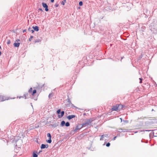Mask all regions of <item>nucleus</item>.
<instances>
[{"instance_id":"f257e3e1","label":"nucleus","mask_w":157,"mask_h":157,"mask_svg":"<svg viewBox=\"0 0 157 157\" xmlns=\"http://www.w3.org/2000/svg\"><path fill=\"white\" fill-rule=\"evenodd\" d=\"M65 101V102L66 103L65 105L66 107H69L71 106H72L73 105L71 103V101L69 98Z\"/></svg>"},{"instance_id":"f03ea898","label":"nucleus","mask_w":157,"mask_h":157,"mask_svg":"<svg viewBox=\"0 0 157 157\" xmlns=\"http://www.w3.org/2000/svg\"><path fill=\"white\" fill-rule=\"evenodd\" d=\"M81 125H78L76 126L75 129L73 128V132L75 133L77 131L80 130L81 128H82L83 127L82 126H82H80Z\"/></svg>"},{"instance_id":"7ed1b4c3","label":"nucleus","mask_w":157,"mask_h":157,"mask_svg":"<svg viewBox=\"0 0 157 157\" xmlns=\"http://www.w3.org/2000/svg\"><path fill=\"white\" fill-rule=\"evenodd\" d=\"M57 113L58 114V117L59 118L62 117L64 115V111H62L61 112V110L60 109H58L57 111Z\"/></svg>"},{"instance_id":"20e7f679","label":"nucleus","mask_w":157,"mask_h":157,"mask_svg":"<svg viewBox=\"0 0 157 157\" xmlns=\"http://www.w3.org/2000/svg\"><path fill=\"white\" fill-rule=\"evenodd\" d=\"M8 99V98L7 97H4L0 95V101H4Z\"/></svg>"},{"instance_id":"39448f33","label":"nucleus","mask_w":157,"mask_h":157,"mask_svg":"<svg viewBox=\"0 0 157 157\" xmlns=\"http://www.w3.org/2000/svg\"><path fill=\"white\" fill-rule=\"evenodd\" d=\"M151 30L152 31H154L152 30V28H153V29H155V30L157 31V22H156L155 25H153L152 24L151 25Z\"/></svg>"},{"instance_id":"423d86ee","label":"nucleus","mask_w":157,"mask_h":157,"mask_svg":"<svg viewBox=\"0 0 157 157\" xmlns=\"http://www.w3.org/2000/svg\"><path fill=\"white\" fill-rule=\"evenodd\" d=\"M42 6H43L45 8V10L46 11H48V6L47 5L44 3V2H43L42 3Z\"/></svg>"},{"instance_id":"0eeeda50","label":"nucleus","mask_w":157,"mask_h":157,"mask_svg":"<svg viewBox=\"0 0 157 157\" xmlns=\"http://www.w3.org/2000/svg\"><path fill=\"white\" fill-rule=\"evenodd\" d=\"M109 137V134H103L101 136V137L100 139V140H102L104 139L105 137Z\"/></svg>"},{"instance_id":"6e6552de","label":"nucleus","mask_w":157,"mask_h":157,"mask_svg":"<svg viewBox=\"0 0 157 157\" xmlns=\"http://www.w3.org/2000/svg\"><path fill=\"white\" fill-rule=\"evenodd\" d=\"M90 124L89 123V121L87 120L86 121L83 123L82 124V126L84 127L88 125H90Z\"/></svg>"},{"instance_id":"1a4fd4ad","label":"nucleus","mask_w":157,"mask_h":157,"mask_svg":"<svg viewBox=\"0 0 157 157\" xmlns=\"http://www.w3.org/2000/svg\"><path fill=\"white\" fill-rule=\"evenodd\" d=\"M75 117V115H69L67 117V118L69 120H71V119L74 118Z\"/></svg>"},{"instance_id":"9d476101","label":"nucleus","mask_w":157,"mask_h":157,"mask_svg":"<svg viewBox=\"0 0 157 157\" xmlns=\"http://www.w3.org/2000/svg\"><path fill=\"white\" fill-rule=\"evenodd\" d=\"M20 43H14L13 45L15 47H19Z\"/></svg>"},{"instance_id":"9b49d317","label":"nucleus","mask_w":157,"mask_h":157,"mask_svg":"<svg viewBox=\"0 0 157 157\" xmlns=\"http://www.w3.org/2000/svg\"><path fill=\"white\" fill-rule=\"evenodd\" d=\"M33 28L34 30L36 31H38L39 30V27L38 26H33Z\"/></svg>"},{"instance_id":"f8f14e48","label":"nucleus","mask_w":157,"mask_h":157,"mask_svg":"<svg viewBox=\"0 0 157 157\" xmlns=\"http://www.w3.org/2000/svg\"><path fill=\"white\" fill-rule=\"evenodd\" d=\"M118 107L116 106H113L112 109L113 111H117L118 110Z\"/></svg>"},{"instance_id":"ddd939ff","label":"nucleus","mask_w":157,"mask_h":157,"mask_svg":"<svg viewBox=\"0 0 157 157\" xmlns=\"http://www.w3.org/2000/svg\"><path fill=\"white\" fill-rule=\"evenodd\" d=\"M88 120V121H89V123L91 124V122H92V121H93L94 120L93 119V118H90L88 119H87V120Z\"/></svg>"},{"instance_id":"4468645a","label":"nucleus","mask_w":157,"mask_h":157,"mask_svg":"<svg viewBox=\"0 0 157 157\" xmlns=\"http://www.w3.org/2000/svg\"><path fill=\"white\" fill-rule=\"evenodd\" d=\"M65 124V123L64 121H62L61 124V125L62 126H64Z\"/></svg>"},{"instance_id":"2eb2a0df","label":"nucleus","mask_w":157,"mask_h":157,"mask_svg":"<svg viewBox=\"0 0 157 157\" xmlns=\"http://www.w3.org/2000/svg\"><path fill=\"white\" fill-rule=\"evenodd\" d=\"M45 148V145L44 144H42L41 146V149H44Z\"/></svg>"},{"instance_id":"dca6fc26","label":"nucleus","mask_w":157,"mask_h":157,"mask_svg":"<svg viewBox=\"0 0 157 157\" xmlns=\"http://www.w3.org/2000/svg\"><path fill=\"white\" fill-rule=\"evenodd\" d=\"M47 136L48 137H49V139L51 138V135L50 133H48L47 134Z\"/></svg>"},{"instance_id":"f3484780","label":"nucleus","mask_w":157,"mask_h":157,"mask_svg":"<svg viewBox=\"0 0 157 157\" xmlns=\"http://www.w3.org/2000/svg\"><path fill=\"white\" fill-rule=\"evenodd\" d=\"M66 0H63V1H62L61 2V4L63 5H64L65 4V3L66 2Z\"/></svg>"},{"instance_id":"a211bd4d","label":"nucleus","mask_w":157,"mask_h":157,"mask_svg":"<svg viewBox=\"0 0 157 157\" xmlns=\"http://www.w3.org/2000/svg\"><path fill=\"white\" fill-rule=\"evenodd\" d=\"M46 141L47 143L50 144L52 142V140H51V139H49V140H47Z\"/></svg>"},{"instance_id":"6ab92c4d","label":"nucleus","mask_w":157,"mask_h":157,"mask_svg":"<svg viewBox=\"0 0 157 157\" xmlns=\"http://www.w3.org/2000/svg\"><path fill=\"white\" fill-rule=\"evenodd\" d=\"M65 126L67 127L69 126L70 125L69 123V122H67L65 123Z\"/></svg>"},{"instance_id":"aec40b11","label":"nucleus","mask_w":157,"mask_h":157,"mask_svg":"<svg viewBox=\"0 0 157 157\" xmlns=\"http://www.w3.org/2000/svg\"><path fill=\"white\" fill-rule=\"evenodd\" d=\"M128 131V129H123V132H127Z\"/></svg>"},{"instance_id":"412c9836","label":"nucleus","mask_w":157,"mask_h":157,"mask_svg":"<svg viewBox=\"0 0 157 157\" xmlns=\"http://www.w3.org/2000/svg\"><path fill=\"white\" fill-rule=\"evenodd\" d=\"M118 129V130H117V131H118V132H123V129L120 128Z\"/></svg>"},{"instance_id":"4be33fe9","label":"nucleus","mask_w":157,"mask_h":157,"mask_svg":"<svg viewBox=\"0 0 157 157\" xmlns=\"http://www.w3.org/2000/svg\"><path fill=\"white\" fill-rule=\"evenodd\" d=\"M33 157H38L37 155L35 153H33Z\"/></svg>"},{"instance_id":"5701e85b","label":"nucleus","mask_w":157,"mask_h":157,"mask_svg":"<svg viewBox=\"0 0 157 157\" xmlns=\"http://www.w3.org/2000/svg\"><path fill=\"white\" fill-rule=\"evenodd\" d=\"M52 96H53V94H52V93H51V94H49V96H48V97H49V98H51V97H52Z\"/></svg>"},{"instance_id":"b1692460","label":"nucleus","mask_w":157,"mask_h":157,"mask_svg":"<svg viewBox=\"0 0 157 157\" xmlns=\"http://www.w3.org/2000/svg\"><path fill=\"white\" fill-rule=\"evenodd\" d=\"M82 1H80L79 3V4L80 6H82Z\"/></svg>"},{"instance_id":"393cba45","label":"nucleus","mask_w":157,"mask_h":157,"mask_svg":"<svg viewBox=\"0 0 157 157\" xmlns=\"http://www.w3.org/2000/svg\"><path fill=\"white\" fill-rule=\"evenodd\" d=\"M33 38V36H30V38L29 39V41H31L32 39Z\"/></svg>"},{"instance_id":"a878e982","label":"nucleus","mask_w":157,"mask_h":157,"mask_svg":"<svg viewBox=\"0 0 157 157\" xmlns=\"http://www.w3.org/2000/svg\"><path fill=\"white\" fill-rule=\"evenodd\" d=\"M110 145V143H108L106 144V146L107 147H109Z\"/></svg>"},{"instance_id":"bb28decb","label":"nucleus","mask_w":157,"mask_h":157,"mask_svg":"<svg viewBox=\"0 0 157 157\" xmlns=\"http://www.w3.org/2000/svg\"><path fill=\"white\" fill-rule=\"evenodd\" d=\"M32 88H31L29 90V92L31 93L32 92Z\"/></svg>"},{"instance_id":"cd10ccee","label":"nucleus","mask_w":157,"mask_h":157,"mask_svg":"<svg viewBox=\"0 0 157 157\" xmlns=\"http://www.w3.org/2000/svg\"><path fill=\"white\" fill-rule=\"evenodd\" d=\"M36 92V90H33V94H35Z\"/></svg>"},{"instance_id":"c85d7f7f","label":"nucleus","mask_w":157,"mask_h":157,"mask_svg":"<svg viewBox=\"0 0 157 157\" xmlns=\"http://www.w3.org/2000/svg\"><path fill=\"white\" fill-rule=\"evenodd\" d=\"M55 6L56 7H58L59 6V4L57 3H56L55 5Z\"/></svg>"},{"instance_id":"c756f323","label":"nucleus","mask_w":157,"mask_h":157,"mask_svg":"<svg viewBox=\"0 0 157 157\" xmlns=\"http://www.w3.org/2000/svg\"><path fill=\"white\" fill-rule=\"evenodd\" d=\"M40 41V40H36L35 41V43H36V42H38Z\"/></svg>"},{"instance_id":"7c9ffc66","label":"nucleus","mask_w":157,"mask_h":157,"mask_svg":"<svg viewBox=\"0 0 157 157\" xmlns=\"http://www.w3.org/2000/svg\"><path fill=\"white\" fill-rule=\"evenodd\" d=\"M139 79L140 80V83H141L142 82V79L141 78H139Z\"/></svg>"},{"instance_id":"2f4dec72","label":"nucleus","mask_w":157,"mask_h":157,"mask_svg":"<svg viewBox=\"0 0 157 157\" xmlns=\"http://www.w3.org/2000/svg\"><path fill=\"white\" fill-rule=\"evenodd\" d=\"M48 147V144H46L45 145V148H47Z\"/></svg>"},{"instance_id":"473e14b6","label":"nucleus","mask_w":157,"mask_h":157,"mask_svg":"<svg viewBox=\"0 0 157 157\" xmlns=\"http://www.w3.org/2000/svg\"><path fill=\"white\" fill-rule=\"evenodd\" d=\"M38 10H40V11H43V10H42V9L41 8H39L38 9Z\"/></svg>"},{"instance_id":"72a5a7b5","label":"nucleus","mask_w":157,"mask_h":157,"mask_svg":"<svg viewBox=\"0 0 157 157\" xmlns=\"http://www.w3.org/2000/svg\"><path fill=\"white\" fill-rule=\"evenodd\" d=\"M31 30H32L30 28H29L28 29V30L30 31H31Z\"/></svg>"},{"instance_id":"f704fd0d","label":"nucleus","mask_w":157,"mask_h":157,"mask_svg":"<svg viewBox=\"0 0 157 157\" xmlns=\"http://www.w3.org/2000/svg\"><path fill=\"white\" fill-rule=\"evenodd\" d=\"M117 137V136H115L113 138V140H114L116 139V138Z\"/></svg>"},{"instance_id":"c9c22d12","label":"nucleus","mask_w":157,"mask_h":157,"mask_svg":"<svg viewBox=\"0 0 157 157\" xmlns=\"http://www.w3.org/2000/svg\"><path fill=\"white\" fill-rule=\"evenodd\" d=\"M31 31L32 32V33H33L34 32V31L33 29H32V30H31Z\"/></svg>"},{"instance_id":"e433bc0d","label":"nucleus","mask_w":157,"mask_h":157,"mask_svg":"<svg viewBox=\"0 0 157 157\" xmlns=\"http://www.w3.org/2000/svg\"><path fill=\"white\" fill-rule=\"evenodd\" d=\"M51 2H54V0H51Z\"/></svg>"},{"instance_id":"4c0bfd02","label":"nucleus","mask_w":157,"mask_h":157,"mask_svg":"<svg viewBox=\"0 0 157 157\" xmlns=\"http://www.w3.org/2000/svg\"><path fill=\"white\" fill-rule=\"evenodd\" d=\"M10 40H9V41H8V42L7 43H8V44H10Z\"/></svg>"},{"instance_id":"58836bf2","label":"nucleus","mask_w":157,"mask_h":157,"mask_svg":"<svg viewBox=\"0 0 157 157\" xmlns=\"http://www.w3.org/2000/svg\"><path fill=\"white\" fill-rule=\"evenodd\" d=\"M34 94H33V93L32 92V96H33Z\"/></svg>"},{"instance_id":"ea45409f","label":"nucleus","mask_w":157,"mask_h":157,"mask_svg":"<svg viewBox=\"0 0 157 157\" xmlns=\"http://www.w3.org/2000/svg\"><path fill=\"white\" fill-rule=\"evenodd\" d=\"M26 31V30H23V32L24 33Z\"/></svg>"},{"instance_id":"a19ab883","label":"nucleus","mask_w":157,"mask_h":157,"mask_svg":"<svg viewBox=\"0 0 157 157\" xmlns=\"http://www.w3.org/2000/svg\"><path fill=\"white\" fill-rule=\"evenodd\" d=\"M1 54H2L1 52L0 51V56H1Z\"/></svg>"},{"instance_id":"79ce46f5","label":"nucleus","mask_w":157,"mask_h":157,"mask_svg":"<svg viewBox=\"0 0 157 157\" xmlns=\"http://www.w3.org/2000/svg\"><path fill=\"white\" fill-rule=\"evenodd\" d=\"M24 96L25 97V98H26V95L25 94H24ZM26 98H25V99H26Z\"/></svg>"},{"instance_id":"37998d69","label":"nucleus","mask_w":157,"mask_h":157,"mask_svg":"<svg viewBox=\"0 0 157 157\" xmlns=\"http://www.w3.org/2000/svg\"><path fill=\"white\" fill-rule=\"evenodd\" d=\"M19 41L20 40H16V41Z\"/></svg>"},{"instance_id":"c03bdc74","label":"nucleus","mask_w":157,"mask_h":157,"mask_svg":"<svg viewBox=\"0 0 157 157\" xmlns=\"http://www.w3.org/2000/svg\"><path fill=\"white\" fill-rule=\"evenodd\" d=\"M1 46H0V49H1Z\"/></svg>"},{"instance_id":"a18cd8bd","label":"nucleus","mask_w":157,"mask_h":157,"mask_svg":"<svg viewBox=\"0 0 157 157\" xmlns=\"http://www.w3.org/2000/svg\"><path fill=\"white\" fill-rule=\"evenodd\" d=\"M41 152V151H40V152H39V153H40V152Z\"/></svg>"},{"instance_id":"49530a36","label":"nucleus","mask_w":157,"mask_h":157,"mask_svg":"<svg viewBox=\"0 0 157 157\" xmlns=\"http://www.w3.org/2000/svg\"><path fill=\"white\" fill-rule=\"evenodd\" d=\"M41 152V151H40V152H39V153H40V152Z\"/></svg>"},{"instance_id":"de8ad7c7","label":"nucleus","mask_w":157,"mask_h":157,"mask_svg":"<svg viewBox=\"0 0 157 157\" xmlns=\"http://www.w3.org/2000/svg\"><path fill=\"white\" fill-rule=\"evenodd\" d=\"M121 121H122L121 118Z\"/></svg>"}]
</instances>
